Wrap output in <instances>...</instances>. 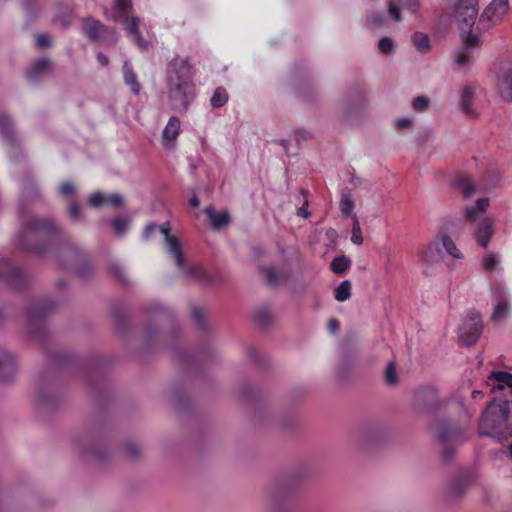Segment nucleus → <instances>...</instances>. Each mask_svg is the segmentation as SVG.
I'll return each instance as SVG.
<instances>
[{"label": "nucleus", "mask_w": 512, "mask_h": 512, "mask_svg": "<svg viewBox=\"0 0 512 512\" xmlns=\"http://www.w3.org/2000/svg\"><path fill=\"white\" fill-rule=\"evenodd\" d=\"M189 203L192 207H198L200 202H199V199L197 196H193L190 200H189Z\"/></svg>", "instance_id": "56"}, {"label": "nucleus", "mask_w": 512, "mask_h": 512, "mask_svg": "<svg viewBox=\"0 0 512 512\" xmlns=\"http://www.w3.org/2000/svg\"><path fill=\"white\" fill-rule=\"evenodd\" d=\"M465 47L459 52L457 63L460 67H466L470 63V50L477 48L481 45V37L477 33H468L462 35Z\"/></svg>", "instance_id": "15"}, {"label": "nucleus", "mask_w": 512, "mask_h": 512, "mask_svg": "<svg viewBox=\"0 0 512 512\" xmlns=\"http://www.w3.org/2000/svg\"><path fill=\"white\" fill-rule=\"evenodd\" d=\"M475 91L471 86H464L460 91V105L465 115L474 117L478 115L477 109L474 107Z\"/></svg>", "instance_id": "20"}, {"label": "nucleus", "mask_w": 512, "mask_h": 512, "mask_svg": "<svg viewBox=\"0 0 512 512\" xmlns=\"http://www.w3.org/2000/svg\"><path fill=\"white\" fill-rule=\"evenodd\" d=\"M509 0H492L480 16V21L488 22V26H495L503 21L509 13Z\"/></svg>", "instance_id": "8"}, {"label": "nucleus", "mask_w": 512, "mask_h": 512, "mask_svg": "<svg viewBox=\"0 0 512 512\" xmlns=\"http://www.w3.org/2000/svg\"><path fill=\"white\" fill-rule=\"evenodd\" d=\"M354 201L349 194L343 193L340 199V210L344 217H351L353 219Z\"/></svg>", "instance_id": "32"}, {"label": "nucleus", "mask_w": 512, "mask_h": 512, "mask_svg": "<svg viewBox=\"0 0 512 512\" xmlns=\"http://www.w3.org/2000/svg\"><path fill=\"white\" fill-rule=\"evenodd\" d=\"M351 265L350 260L346 256L336 257L331 263V269L336 274L346 271Z\"/></svg>", "instance_id": "34"}, {"label": "nucleus", "mask_w": 512, "mask_h": 512, "mask_svg": "<svg viewBox=\"0 0 512 512\" xmlns=\"http://www.w3.org/2000/svg\"><path fill=\"white\" fill-rule=\"evenodd\" d=\"M121 22L123 23L124 29L126 30L127 35L131 38V40L135 42L141 49H146L148 43L143 39L139 31L140 19L138 17L131 16L121 20Z\"/></svg>", "instance_id": "16"}, {"label": "nucleus", "mask_w": 512, "mask_h": 512, "mask_svg": "<svg viewBox=\"0 0 512 512\" xmlns=\"http://www.w3.org/2000/svg\"><path fill=\"white\" fill-rule=\"evenodd\" d=\"M398 129H408L412 126V120L409 117H400L394 121Z\"/></svg>", "instance_id": "43"}, {"label": "nucleus", "mask_w": 512, "mask_h": 512, "mask_svg": "<svg viewBox=\"0 0 512 512\" xmlns=\"http://www.w3.org/2000/svg\"><path fill=\"white\" fill-rule=\"evenodd\" d=\"M159 231L164 238L166 253L175 261L177 268L188 276L201 278L203 271L200 266L185 268L181 243L176 236L170 234L169 223L162 224Z\"/></svg>", "instance_id": "4"}, {"label": "nucleus", "mask_w": 512, "mask_h": 512, "mask_svg": "<svg viewBox=\"0 0 512 512\" xmlns=\"http://www.w3.org/2000/svg\"><path fill=\"white\" fill-rule=\"evenodd\" d=\"M415 404L419 408L436 410L446 405L445 400L439 398L438 390L434 386H425L415 393Z\"/></svg>", "instance_id": "7"}, {"label": "nucleus", "mask_w": 512, "mask_h": 512, "mask_svg": "<svg viewBox=\"0 0 512 512\" xmlns=\"http://www.w3.org/2000/svg\"><path fill=\"white\" fill-rule=\"evenodd\" d=\"M83 32L91 39H100L104 33L109 32L111 34V42L115 43L117 40V34L114 29L105 28L98 20L93 18H87L83 21Z\"/></svg>", "instance_id": "13"}, {"label": "nucleus", "mask_w": 512, "mask_h": 512, "mask_svg": "<svg viewBox=\"0 0 512 512\" xmlns=\"http://www.w3.org/2000/svg\"><path fill=\"white\" fill-rule=\"evenodd\" d=\"M436 437L442 442L457 441L462 439L463 431L456 424L450 422H438L434 426Z\"/></svg>", "instance_id": "12"}, {"label": "nucleus", "mask_w": 512, "mask_h": 512, "mask_svg": "<svg viewBox=\"0 0 512 512\" xmlns=\"http://www.w3.org/2000/svg\"><path fill=\"white\" fill-rule=\"evenodd\" d=\"M281 144L284 146V148H287L286 145H287V142L286 141H282Z\"/></svg>", "instance_id": "61"}, {"label": "nucleus", "mask_w": 512, "mask_h": 512, "mask_svg": "<svg viewBox=\"0 0 512 512\" xmlns=\"http://www.w3.org/2000/svg\"><path fill=\"white\" fill-rule=\"evenodd\" d=\"M439 242L441 243L443 249L454 260L461 261L464 259V254L457 247L455 241L448 234H441L439 236Z\"/></svg>", "instance_id": "21"}, {"label": "nucleus", "mask_w": 512, "mask_h": 512, "mask_svg": "<svg viewBox=\"0 0 512 512\" xmlns=\"http://www.w3.org/2000/svg\"><path fill=\"white\" fill-rule=\"evenodd\" d=\"M377 47L380 53L384 55H391L396 50L397 45L393 38L384 36L379 39Z\"/></svg>", "instance_id": "31"}, {"label": "nucleus", "mask_w": 512, "mask_h": 512, "mask_svg": "<svg viewBox=\"0 0 512 512\" xmlns=\"http://www.w3.org/2000/svg\"><path fill=\"white\" fill-rule=\"evenodd\" d=\"M385 380L389 385L397 383V371L393 363H389L386 367Z\"/></svg>", "instance_id": "39"}, {"label": "nucleus", "mask_w": 512, "mask_h": 512, "mask_svg": "<svg viewBox=\"0 0 512 512\" xmlns=\"http://www.w3.org/2000/svg\"><path fill=\"white\" fill-rule=\"evenodd\" d=\"M181 132V122L178 117L169 118L161 134V145L166 151H174L177 146V139Z\"/></svg>", "instance_id": "9"}, {"label": "nucleus", "mask_w": 512, "mask_h": 512, "mask_svg": "<svg viewBox=\"0 0 512 512\" xmlns=\"http://www.w3.org/2000/svg\"><path fill=\"white\" fill-rule=\"evenodd\" d=\"M479 432L499 441L512 437V401H491L481 415Z\"/></svg>", "instance_id": "2"}, {"label": "nucleus", "mask_w": 512, "mask_h": 512, "mask_svg": "<svg viewBox=\"0 0 512 512\" xmlns=\"http://www.w3.org/2000/svg\"><path fill=\"white\" fill-rule=\"evenodd\" d=\"M297 142L306 141L311 138V134L306 130H297L294 133Z\"/></svg>", "instance_id": "44"}, {"label": "nucleus", "mask_w": 512, "mask_h": 512, "mask_svg": "<svg viewBox=\"0 0 512 512\" xmlns=\"http://www.w3.org/2000/svg\"><path fill=\"white\" fill-rule=\"evenodd\" d=\"M264 272H265L266 278L269 283H271V284L276 283V281H277L276 276H275L274 270L272 268H266L264 270Z\"/></svg>", "instance_id": "50"}, {"label": "nucleus", "mask_w": 512, "mask_h": 512, "mask_svg": "<svg viewBox=\"0 0 512 512\" xmlns=\"http://www.w3.org/2000/svg\"><path fill=\"white\" fill-rule=\"evenodd\" d=\"M307 202H305L302 207H300L297 211V215L307 218L309 216V212L307 211Z\"/></svg>", "instance_id": "52"}, {"label": "nucleus", "mask_w": 512, "mask_h": 512, "mask_svg": "<svg viewBox=\"0 0 512 512\" xmlns=\"http://www.w3.org/2000/svg\"><path fill=\"white\" fill-rule=\"evenodd\" d=\"M124 203V200L120 194L114 193L110 195H106L105 204L111 205L113 207H121Z\"/></svg>", "instance_id": "42"}, {"label": "nucleus", "mask_w": 512, "mask_h": 512, "mask_svg": "<svg viewBox=\"0 0 512 512\" xmlns=\"http://www.w3.org/2000/svg\"><path fill=\"white\" fill-rule=\"evenodd\" d=\"M17 365L14 358L6 353H2V381L4 378L12 379L16 374Z\"/></svg>", "instance_id": "26"}, {"label": "nucleus", "mask_w": 512, "mask_h": 512, "mask_svg": "<svg viewBox=\"0 0 512 512\" xmlns=\"http://www.w3.org/2000/svg\"><path fill=\"white\" fill-rule=\"evenodd\" d=\"M419 9L418 0H389L387 13L389 18L394 22H401V11H408L416 14Z\"/></svg>", "instance_id": "11"}, {"label": "nucleus", "mask_w": 512, "mask_h": 512, "mask_svg": "<svg viewBox=\"0 0 512 512\" xmlns=\"http://www.w3.org/2000/svg\"><path fill=\"white\" fill-rule=\"evenodd\" d=\"M55 224L49 219H42L38 217L30 218L25 227L24 237L30 236H44L48 237L56 232Z\"/></svg>", "instance_id": "10"}, {"label": "nucleus", "mask_w": 512, "mask_h": 512, "mask_svg": "<svg viewBox=\"0 0 512 512\" xmlns=\"http://www.w3.org/2000/svg\"><path fill=\"white\" fill-rule=\"evenodd\" d=\"M429 106V99L424 96L416 97L412 102V107L417 112H424Z\"/></svg>", "instance_id": "38"}, {"label": "nucleus", "mask_w": 512, "mask_h": 512, "mask_svg": "<svg viewBox=\"0 0 512 512\" xmlns=\"http://www.w3.org/2000/svg\"><path fill=\"white\" fill-rule=\"evenodd\" d=\"M50 70V62L46 59H39L28 70L27 76L30 80H36Z\"/></svg>", "instance_id": "25"}, {"label": "nucleus", "mask_w": 512, "mask_h": 512, "mask_svg": "<svg viewBox=\"0 0 512 512\" xmlns=\"http://www.w3.org/2000/svg\"><path fill=\"white\" fill-rule=\"evenodd\" d=\"M497 91L503 99L512 101V64L499 73Z\"/></svg>", "instance_id": "17"}, {"label": "nucleus", "mask_w": 512, "mask_h": 512, "mask_svg": "<svg viewBox=\"0 0 512 512\" xmlns=\"http://www.w3.org/2000/svg\"><path fill=\"white\" fill-rule=\"evenodd\" d=\"M482 329L481 315L475 310H470L461 319L458 327L459 338L465 345H472L479 339Z\"/></svg>", "instance_id": "6"}, {"label": "nucleus", "mask_w": 512, "mask_h": 512, "mask_svg": "<svg viewBox=\"0 0 512 512\" xmlns=\"http://www.w3.org/2000/svg\"><path fill=\"white\" fill-rule=\"evenodd\" d=\"M156 226L153 223L148 224L143 232V238L149 239V237L155 232Z\"/></svg>", "instance_id": "48"}, {"label": "nucleus", "mask_w": 512, "mask_h": 512, "mask_svg": "<svg viewBox=\"0 0 512 512\" xmlns=\"http://www.w3.org/2000/svg\"><path fill=\"white\" fill-rule=\"evenodd\" d=\"M351 241H352V243H354L356 245H361L363 243L361 226H360L359 219L356 215H353Z\"/></svg>", "instance_id": "37"}, {"label": "nucleus", "mask_w": 512, "mask_h": 512, "mask_svg": "<svg viewBox=\"0 0 512 512\" xmlns=\"http://www.w3.org/2000/svg\"><path fill=\"white\" fill-rule=\"evenodd\" d=\"M501 255L496 252L486 253L481 261L483 270L486 273H494L500 269Z\"/></svg>", "instance_id": "24"}, {"label": "nucleus", "mask_w": 512, "mask_h": 512, "mask_svg": "<svg viewBox=\"0 0 512 512\" xmlns=\"http://www.w3.org/2000/svg\"><path fill=\"white\" fill-rule=\"evenodd\" d=\"M269 315L267 313H259L258 321L262 324H266L268 322Z\"/></svg>", "instance_id": "55"}, {"label": "nucleus", "mask_w": 512, "mask_h": 512, "mask_svg": "<svg viewBox=\"0 0 512 512\" xmlns=\"http://www.w3.org/2000/svg\"><path fill=\"white\" fill-rule=\"evenodd\" d=\"M50 44V37L48 35H38L36 37V45L38 47H46Z\"/></svg>", "instance_id": "47"}, {"label": "nucleus", "mask_w": 512, "mask_h": 512, "mask_svg": "<svg viewBox=\"0 0 512 512\" xmlns=\"http://www.w3.org/2000/svg\"><path fill=\"white\" fill-rule=\"evenodd\" d=\"M472 397L474 399H478L479 397H483V393H482V391L475 390L472 392Z\"/></svg>", "instance_id": "57"}, {"label": "nucleus", "mask_w": 512, "mask_h": 512, "mask_svg": "<svg viewBox=\"0 0 512 512\" xmlns=\"http://www.w3.org/2000/svg\"><path fill=\"white\" fill-rule=\"evenodd\" d=\"M106 195L102 192H95L90 195L88 199V203L93 207H99L101 205H105Z\"/></svg>", "instance_id": "40"}, {"label": "nucleus", "mask_w": 512, "mask_h": 512, "mask_svg": "<svg viewBox=\"0 0 512 512\" xmlns=\"http://www.w3.org/2000/svg\"><path fill=\"white\" fill-rule=\"evenodd\" d=\"M97 59H98V61L100 62V64L102 66H107L108 65V58L104 54L98 53L97 54Z\"/></svg>", "instance_id": "54"}, {"label": "nucleus", "mask_w": 512, "mask_h": 512, "mask_svg": "<svg viewBox=\"0 0 512 512\" xmlns=\"http://www.w3.org/2000/svg\"><path fill=\"white\" fill-rule=\"evenodd\" d=\"M1 265H2V269H3L4 268V262L3 261L1 262Z\"/></svg>", "instance_id": "62"}, {"label": "nucleus", "mask_w": 512, "mask_h": 512, "mask_svg": "<svg viewBox=\"0 0 512 512\" xmlns=\"http://www.w3.org/2000/svg\"><path fill=\"white\" fill-rule=\"evenodd\" d=\"M412 42L416 50L421 54L427 53L431 48L428 35L422 32H415L412 35Z\"/></svg>", "instance_id": "28"}, {"label": "nucleus", "mask_w": 512, "mask_h": 512, "mask_svg": "<svg viewBox=\"0 0 512 512\" xmlns=\"http://www.w3.org/2000/svg\"><path fill=\"white\" fill-rule=\"evenodd\" d=\"M69 215L72 219H77L80 215V208L72 203L69 208Z\"/></svg>", "instance_id": "49"}, {"label": "nucleus", "mask_w": 512, "mask_h": 512, "mask_svg": "<svg viewBox=\"0 0 512 512\" xmlns=\"http://www.w3.org/2000/svg\"><path fill=\"white\" fill-rule=\"evenodd\" d=\"M508 452H509L510 457H512V442L508 446Z\"/></svg>", "instance_id": "58"}, {"label": "nucleus", "mask_w": 512, "mask_h": 512, "mask_svg": "<svg viewBox=\"0 0 512 512\" xmlns=\"http://www.w3.org/2000/svg\"><path fill=\"white\" fill-rule=\"evenodd\" d=\"M24 247L27 249V250H35L33 247L29 246V245H26L24 244Z\"/></svg>", "instance_id": "60"}, {"label": "nucleus", "mask_w": 512, "mask_h": 512, "mask_svg": "<svg viewBox=\"0 0 512 512\" xmlns=\"http://www.w3.org/2000/svg\"><path fill=\"white\" fill-rule=\"evenodd\" d=\"M60 193L64 196H71L74 193V187L71 183H63L60 186Z\"/></svg>", "instance_id": "45"}, {"label": "nucleus", "mask_w": 512, "mask_h": 512, "mask_svg": "<svg viewBox=\"0 0 512 512\" xmlns=\"http://www.w3.org/2000/svg\"><path fill=\"white\" fill-rule=\"evenodd\" d=\"M132 9V0H113L112 6L109 10L105 11L108 19L118 22L128 15Z\"/></svg>", "instance_id": "19"}, {"label": "nucleus", "mask_w": 512, "mask_h": 512, "mask_svg": "<svg viewBox=\"0 0 512 512\" xmlns=\"http://www.w3.org/2000/svg\"><path fill=\"white\" fill-rule=\"evenodd\" d=\"M129 226V219L118 218L113 221V227L116 233L123 234Z\"/></svg>", "instance_id": "41"}, {"label": "nucleus", "mask_w": 512, "mask_h": 512, "mask_svg": "<svg viewBox=\"0 0 512 512\" xmlns=\"http://www.w3.org/2000/svg\"><path fill=\"white\" fill-rule=\"evenodd\" d=\"M228 101V94L222 87H218L210 99V103L214 108H220L224 106Z\"/></svg>", "instance_id": "33"}, {"label": "nucleus", "mask_w": 512, "mask_h": 512, "mask_svg": "<svg viewBox=\"0 0 512 512\" xmlns=\"http://www.w3.org/2000/svg\"><path fill=\"white\" fill-rule=\"evenodd\" d=\"M454 14L462 35L472 31L478 15V0H456Z\"/></svg>", "instance_id": "5"}, {"label": "nucleus", "mask_w": 512, "mask_h": 512, "mask_svg": "<svg viewBox=\"0 0 512 512\" xmlns=\"http://www.w3.org/2000/svg\"><path fill=\"white\" fill-rule=\"evenodd\" d=\"M351 297V282L349 280L342 281L335 289V299L338 302H344Z\"/></svg>", "instance_id": "30"}, {"label": "nucleus", "mask_w": 512, "mask_h": 512, "mask_svg": "<svg viewBox=\"0 0 512 512\" xmlns=\"http://www.w3.org/2000/svg\"><path fill=\"white\" fill-rule=\"evenodd\" d=\"M2 146L5 145L9 151L12 153L14 150H17V146L15 145V139L12 132V126L9 119L2 115Z\"/></svg>", "instance_id": "23"}, {"label": "nucleus", "mask_w": 512, "mask_h": 512, "mask_svg": "<svg viewBox=\"0 0 512 512\" xmlns=\"http://www.w3.org/2000/svg\"><path fill=\"white\" fill-rule=\"evenodd\" d=\"M124 81L130 87L131 91L137 95L140 92V84L137 81V76L133 72L129 63L125 62L123 65Z\"/></svg>", "instance_id": "27"}, {"label": "nucleus", "mask_w": 512, "mask_h": 512, "mask_svg": "<svg viewBox=\"0 0 512 512\" xmlns=\"http://www.w3.org/2000/svg\"><path fill=\"white\" fill-rule=\"evenodd\" d=\"M328 327H329V330L334 333L338 330L339 324H338L337 320L331 319L328 323Z\"/></svg>", "instance_id": "53"}, {"label": "nucleus", "mask_w": 512, "mask_h": 512, "mask_svg": "<svg viewBox=\"0 0 512 512\" xmlns=\"http://www.w3.org/2000/svg\"><path fill=\"white\" fill-rule=\"evenodd\" d=\"M508 302L495 301V307L491 316L493 321H500L509 311Z\"/></svg>", "instance_id": "36"}, {"label": "nucleus", "mask_w": 512, "mask_h": 512, "mask_svg": "<svg viewBox=\"0 0 512 512\" xmlns=\"http://www.w3.org/2000/svg\"><path fill=\"white\" fill-rule=\"evenodd\" d=\"M140 452V449L138 446L136 445H128L126 447V453L130 456V457H136Z\"/></svg>", "instance_id": "51"}, {"label": "nucleus", "mask_w": 512, "mask_h": 512, "mask_svg": "<svg viewBox=\"0 0 512 512\" xmlns=\"http://www.w3.org/2000/svg\"><path fill=\"white\" fill-rule=\"evenodd\" d=\"M491 293L493 301L509 302V289L505 284L501 282L495 283Z\"/></svg>", "instance_id": "29"}, {"label": "nucleus", "mask_w": 512, "mask_h": 512, "mask_svg": "<svg viewBox=\"0 0 512 512\" xmlns=\"http://www.w3.org/2000/svg\"><path fill=\"white\" fill-rule=\"evenodd\" d=\"M205 212L209 218V221L214 229H221L226 226L230 221V216L227 211H215L212 207H207Z\"/></svg>", "instance_id": "22"}, {"label": "nucleus", "mask_w": 512, "mask_h": 512, "mask_svg": "<svg viewBox=\"0 0 512 512\" xmlns=\"http://www.w3.org/2000/svg\"><path fill=\"white\" fill-rule=\"evenodd\" d=\"M492 393L503 391L506 388L512 394V374L505 371L492 372L486 381Z\"/></svg>", "instance_id": "14"}, {"label": "nucleus", "mask_w": 512, "mask_h": 512, "mask_svg": "<svg viewBox=\"0 0 512 512\" xmlns=\"http://www.w3.org/2000/svg\"><path fill=\"white\" fill-rule=\"evenodd\" d=\"M192 67L186 59L173 60L167 70L168 100L171 109L186 111L195 97Z\"/></svg>", "instance_id": "1"}, {"label": "nucleus", "mask_w": 512, "mask_h": 512, "mask_svg": "<svg viewBox=\"0 0 512 512\" xmlns=\"http://www.w3.org/2000/svg\"><path fill=\"white\" fill-rule=\"evenodd\" d=\"M367 22L373 28L385 26L386 18L379 11H370L367 13Z\"/></svg>", "instance_id": "35"}, {"label": "nucleus", "mask_w": 512, "mask_h": 512, "mask_svg": "<svg viewBox=\"0 0 512 512\" xmlns=\"http://www.w3.org/2000/svg\"><path fill=\"white\" fill-rule=\"evenodd\" d=\"M418 262L422 267L428 268L439 261L440 250L435 243H428L421 247L417 253Z\"/></svg>", "instance_id": "18"}, {"label": "nucleus", "mask_w": 512, "mask_h": 512, "mask_svg": "<svg viewBox=\"0 0 512 512\" xmlns=\"http://www.w3.org/2000/svg\"><path fill=\"white\" fill-rule=\"evenodd\" d=\"M463 193L466 197H470L474 194L475 188L472 183L465 181L462 186Z\"/></svg>", "instance_id": "46"}, {"label": "nucleus", "mask_w": 512, "mask_h": 512, "mask_svg": "<svg viewBox=\"0 0 512 512\" xmlns=\"http://www.w3.org/2000/svg\"><path fill=\"white\" fill-rule=\"evenodd\" d=\"M490 205L488 198H480L475 204L465 210V218L472 227L476 243L486 248L496 232V223L493 217L484 216Z\"/></svg>", "instance_id": "3"}, {"label": "nucleus", "mask_w": 512, "mask_h": 512, "mask_svg": "<svg viewBox=\"0 0 512 512\" xmlns=\"http://www.w3.org/2000/svg\"><path fill=\"white\" fill-rule=\"evenodd\" d=\"M444 453L446 458H448L452 454V452L449 449L445 450Z\"/></svg>", "instance_id": "59"}]
</instances>
